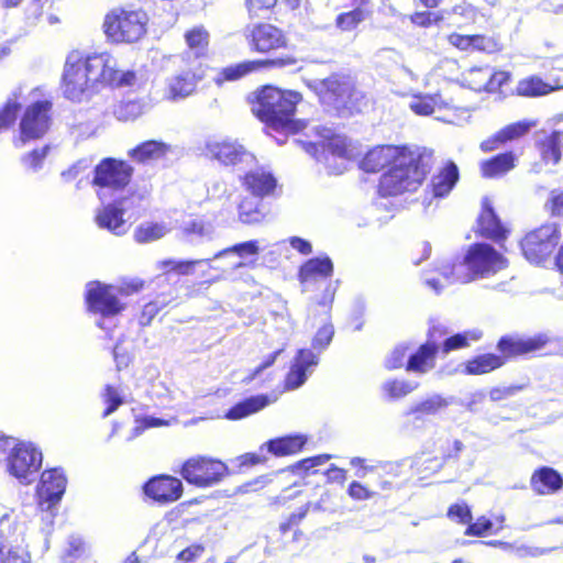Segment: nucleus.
Here are the masks:
<instances>
[{
	"label": "nucleus",
	"instance_id": "43",
	"mask_svg": "<svg viewBox=\"0 0 563 563\" xmlns=\"http://www.w3.org/2000/svg\"><path fill=\"white\" fill-rule=\"evenodd\" d=\"M144 103L137 100L120 102L113 108V115L119 121H133L144 113Z\"/></svg>",
	"mask_w": 563,
	"mask_h": 563
},
{
	"label": "nucleus",
	"instance_id": "31",
	"mask_svg": "<svg viewBox=\"0 0 563 563\" xmlns=\"http://www.w3.org/2000/svg\"><path fill=\"white\" fill-rule=\"evenodd\" d=\"M561 475L550 467H542L531 477V487L539 495L552 494L562 487Z\"/></svg>",
	"mask_w": 563,
	"mask_h": 563
},
{
	"label": "nucleus",
	"instance_id": "45",
	"mask_svg": "<svg viewBox=\"0 0 563 563\" xmlns=\"http://www.w3.org/2000/svg\"><path fill=\"white\" fill-rule=\"evenodd\" d=\"M562 135L555 131L542 144V158L547 163L558 164L561 159Z\"/></svg>",
	"mask_w": 563,
	"mask_h": 563
},
{
	"label": "nucleus",
	"instance_id": "14",
	"mask_svg": "<svg viewBox=\"0 0 563 563\" xmlns=\"http://www.w3.org/2000/svg\"><path fill=\"white\" fill-rule=\"evenodd\" d=\"M445 332L433 327L429 331V338L415 352L408 355L406 371L418 375H424L435 367V357L440 347V339Z\"/></svg>",
	"mask_w": 563,
	"mask_h": 563
},
{
	"label": "nucleus",
	"instance_id": "40",
	"mask_svg": "<svg viewBox=\"0 0 563 563\" xmlns=\"http://www.w3.org/2000/svg\"><path fill=\"white\" fill-rule=\"evenodd\" d=\"M369 15L371 11L368 9L357 7L352 11L339 14L335 21L336 26L342 31H352Z\"/></svg>",
	"mask_w": 563,
	"mask_h": 563
},
{
	"label": "nucleus",
	"instance_id": "5",
	"mask_svg": "<svg viewBox=\"0 0 563 563\" xmlns=\"http://www.w3.org/2000/svg\"><path fill=\"white\" fill-rule=\"evenodd\" d=\"M309 87L318 95L320 101L338 111L361 112L367 100L363 91L356 88L352 77L333 74L322 80H313Z\"/></svg>",
	"mask_w": 563,
	"mask_h": 563
},
{
	"label": "nucleus",
	"instance_id": "28",
	"mask_svg": "<svg viewBox=\"0 0 563 563\" xmlns=\"http://www.w3.org/2000/svg\"><path fill=\"white\" fill-rule=\"evenodd\" d=\"M563 89V82L555 80L554 84L545 82L538 76H530L518 81L516 92L518 96L537 98L547 96L553 91Z\"/></svg>",
	"mask_w": 563,
	"mask_h": 563
},
{
	"label": "nucleus",
	"instance_id": "41",
	"mask_svg": "<svg viewBox=\"0 0 563 563\" xmlns=\"http://www.w3.org/2000/svg\"><path fill=\"white\" fill-rule=\"evenodd\" d=\"M185 38L196 57L205 54L209 43V34L205 27L195 26L185 34Z\"/></svg>",
	"mask_w": 563,
	"mask_h": 563
},
{
	"label": "nucleus",
	"instance_id": "30",
	"mask_svg": "<svg viewBox=\"0 0 563 563\" xmlns=\"http://www.w3.org/2000/svg\"><path fill=\"white\" fill-rule=\"evenodd\" d=\"M273 63V60H245L235 65H230L222 68L217 74L214 81L217 85H222L224 81L239 80L247 74L258 70Z\"/></svg>",
	"mask_w": 563,
	"mask_h": 563
},
{
	"label": "nucleus",
	"instance_id": "1",
	"mask_svg": "<svg viewBox=\"0 0 563 563\" xmlns=\"http://www.w3.org/2000/svg\"><path fill=\"white\" fill-rule=\"evenodd\" d=\"M507 267V260L493 246L475 243L468 247L464 256L452 265H444L440 278H426V284L439 294L445 286L453 283L467 284L478 278H487Z\"/></svg>",
	"mask_w": 563,
	"mask_h": 563
},
{
	"label": "nucleus",
	"instance_id": "50",
	"mask_svg": "<svg viewBox=\"0 0 563 563\" xmlns=\"http://www.w3.org/2000/svg\"><path fill=\"white\" fill-rule=\"evenodd\" d=\"M258 252H260V246H258L257 241L251 240V241L238 243V244H235V245H233L231 247H228L225 250H222V251L218 252L214 255V258L222 257V256H224V255H227L229 253H234L238 256L244 258V257H247V256L257 255Z\"/></svg>",
	"mask_w": 563,
	"mask_h": 563
},
{
	"label": "nucleus",
	"instance_id": "11",
	"mask_svg": "<svg viewBox=\"0 0 563 563\" xmlns=\"http://www.w3.org/2000/svg\"><path fill=\"white\" fill-rule=\"evenodd\" d=\"M558 241L556 225L545 224L526 235L521 242V250L529 262L540 264L553 252Z\"/></svg>",
	"mask_w": 563,
	"mask_h": 563
},
{
	"label": "nucleus",
	"instance_id": "38",
	"mask_svg": "<svg viewBox=\"0 0 563 563\" xmlns=\"http://www.w3.org/2000/svg\"><path fill=\"white\" fill-rule=\"evenodd\" d=\"M168 232L163 223L144 222L134 230L133 238L136 243L145 244L162 239Z\"/></svg>",
	"mask_w": 563,
	"mask_h": 563
},
{
	"label": "nucleus",
	"instance_id": "57",
	"mask_svg": "<svg viewBox=\"0 0 563 563\" xmlns=\"http://www.w3.org/2000/svg\"><path fill=\"white\" fill-rule=\"evenodd\" d=\"M545 208L552 216L563 217V190H552L545 202Z\"/></svg>",
	"mask_w": 563,
	"mask_h": 563
},
{
	"label": "nucleus",
	"instance_id": "9",
	"mask_svg": "<svg viewBox=\"0 0 563 563\" xmlns=\"http://www.w3.org/2000/svg\"><path fill=\"white\" fill-rule=\"evenodd\" d=\"M205 154L223 166H233L240 169L252 166L255 162V156L250 151L238 141L229 139L208 141Z\"/></svg>",
	"mask_w": 563,
	"mask_h": 563
},
{
	"label": "nucleus",
	"instance_id": "36",
	"mask_svg": "<svg viewBox=\"0 0 563 563\" xmlns=\"http://www.w3.org/2000/svg\"><path fill=\"white\" fill-rule=\"evenodd\" d=\"M197 86V77L191 71H183L169 81V95L172 99L186 98L191 95Z\"/></svg>",
	"mask_w": 563,
	"mask_h": 563
},
{
	"label": "nucleus",
	"instance_id": "46",
	"mask_svg": "<svg viewBox=\"0 0 563 563\" xmlns=\"http://www.w3.org/2000/svg\"><path fill=\"white\" fill-rule=\"evenodd\" d=\"M184 232L192 239H211L214 228L211 222L203 219H194L185 223Z\"/></svg>",
	"mask_w": 563,
	"mask_h": 563
},
{
	"label": "nucleus",
	"instance_id": "12",
	"mask_svg": "<svg viewBox=\"0 0 563 563\" xmlns=\"http://www.w3.org/2000/svg\"><path fill=\"white\" fill-rule=\"evenodd\" d=\"M52 103L47 100L29 106L20 121V142L42 137L49 129Z\"/></svg>",
	"mask_w": 563,
	"mask_h": 563
},
{
	"label": "nucleus",
	"instance_id": "4",
	"mask_svg": "<svg viewBox=\"0 0 563 563\" xmlns=\"http://www.w3.org/2000/svg\"><path fill=\"white\" fill-rule=\"evenodd\" d=\"M433 153L427 148H415L404 153L397 163L379 180L380 196H398L405 191H415L430 172Z\"/></svg>",
	"mask_w": 563,
	"mask_h": 563
},
{
	"label": "nucleus",
	"instance_id": "24",
	"mask_svg": "<svg viewBox=\"0 0 563 563\" xmlns=\"http://www.w3.org/2000/svg\"><path fill=\"white\" fill-rule=\"evenodd\" d=\"M333 274V263L330 257H313L301 265L299 269V280L303 290H309L311 284H316L319 278H327Z\"/></svg>",
	"mask_w": 563,
	"mask_h": 563
},
{
	"label": "nucleus",
	"instance_id": "3",
	"mask_svg": "<svg viewBox=\"0 0 563 563\" xmlns=\"http://www.w3.org/2000/svg\"><path fill=\"white\" fill-rule=\"evenodd\" d=\"M108 53H100L82 58L78 52L68 55L64 69V93L67 99L82 101L87 99L98 84L111 79Z\"/></svg>",
	"mask_w": 563,
	"mask_h": 563
},
{
	"label": "nucleus",
	"instance_id": "29",
	"mask_svg": "<svg viewBox=\"0 0 563 563\" xmlns=\"http://www.w3.org/2000/svg\"><path fill=\"white\" fill-rule=\"evenodd\" d=\"M243 185L254 197L262 198L273 192L276 179L271 173L256 169L244 176Z\"/></svg>",
	"mask_w": 563,
	"mask_h": 563
},
{
	"label": "nucleus",
	"instance_id": "62",
	"mask_svg": "<svg viewBox=\"0 0 563 563\" xmlns=\"http://www.w3.org/2000/svg\"><path fill=\"white\" fill-rule=\"evenodd\" d=\"M84 552V541L80 538L71 537L68 541V549L66 551L65 560L67 563H73L74 560L80 558Z\"/></svg>",
	"mask_w": 563,
	"mask_h": 563
},
{
	"label": "nucleus",
	"instance_id": "19",
	"mask_svg": "<svg viewBox=\"0 0 563 563\" xmlns=\"http://www.w3.org/2000/svg\"><path fill=\"white\" fill-rule=\"evenodd\" d=\"M144 493L155 501L162 504L173 503L180 498L183 483L176 477L161 475L153 477L144 485Z\"/></svg>",
	"mask_w": 563,
	"mask_h": 563
},
{
	"label": "nucleus",
	"instance_id": "33",
	"mask_svg": "<svg viewBox=\"0 0 563 563\" xmlns=\"http://www.w3.org/2000/svg\"><path fill=\"white\" fill-rule=\"evenodd\" d=\"M457 180V166L450 162L438 175L432 177L431 187L433 196L439 198L445 197L453 189Z\"/></svg>",
	"mask_w": 563,
	"mask_h": 563
},
{
	"label": "nucleus",
	"instance_id": "39",
	"mask_svg": "<svg viewBox=\"0 0 563 563\" xmlns=\"http://www.w3.org/2000/svg\"><path fill=\"white\" fill-rule=\"evenodd\" d=\"M258 200L243 199L239 205V218L245 224H255L263 221L265 211Z\"/></svg>",
	"mask_w": 563,
	"mask_h": 563
},
{
	"label": "nucleus",
	"instance_id": "10",
	"mask_svg": "<svg viewBox=\"0 0 563 563\" xmlns=\"http://www.w3.org/2000/svg\"><path fill=\"white\" fill-rule=\"evenodd\" d=\"M122 289L112 285L91 282L87 285L86 300L88 308L93 313H99L103 319L117 316L124 308L119 299Z\"/></svg>",
	"mask_w": 563,
	"mask_h": 563
},
{
	"label": "nucleus",
	"instance_id": "64",
	"mask_svg": "<svg viewBox=\"0 0 563 563\" xmlns=\"http://www.w3.org/2000/svg\"><path fill=\"white\" fill-rule=\"evenodd\" d=\"M451 13L464 18L466 22H475L477 16L476 8L466 2L455 4L452 8Z\"/></svg>",
	"mask_w": 563,
	"mask_h": 563
},
{
	"label": "nucleus",
	"instance_id": "18",
	"mask_svg": "<svg viewBox=\"0 0 563 563\" xmlns=\"http://www.w3.org/2000/svg\"><path fill=\"white\" fill-rule=\"evenodd\" d=\"M318 364V354L309 349L298 350L286 376L285 388L287 390H295L302 386Z\"/></svg>",
	"mask_w": 563,
	"mask_h": 563
},
{
	"label": "nucleus",
	"instance_id": "59",
	"mask_svg": "<svg viewBox=\"0 0 563 563\" xmlns=\"http://www.w3.org/2000/svg\"><path fill=\"white\" fill-rule=\"evenodd\" d=\"M448 517L460 523H468L472 520L471 509L466 504L452 505L448 510Z\"/></svg>",
	"mask_w": 563,
	"mask_h": 563
},
{
	"label": "nucleus",
	"instance_id": "7",
	"mask_svg": "<svg viewBox=\"0 0 563 563\" xmlns=\"http://www.w3.org/2000/svg\"><path fill=\"white\" fill-rule=\"evenodd\" d=\"M42 465V452L33 443L19 441L7 456V471L21 484H30Z\"/></svg>",
	"mask_w": 563,
	"mask_h": 563
},
{
	"label": "nucleus",
	"instance_id": "25",
	"mask_svg": "<svg viewBox=\"0 0 563 563\" xmlns=\"http://www.w3.org/2000/svg\"><path fill=\"white\" fill-rule=\"evenodd\" d=\"M453 402V397L445 398L439 394H434L411 407L405 413V417L407 418L408 422H423L424 416H435Z\"/></svg>",
	"mask_w": 563,
	"mask_h": 563
},
{
	"label": "nucleus",
	"instance_id": "2",
	"mask_svg": "<svg viewBox=\"0 0 563 563\" xmlns=\"http://www.w3.org/2000/svg\"><path fill=\"white\" fill-rule=\"evenodd\" d=\"M301 101V95L292 90H282L274 86H265L255 95L252 112L264 122L268 129L295 134L307 126L305 120H295L296 106Z\"/></svg>",
	"mask_w": 563,
	"mask_h": 563
},
{
	"label": "nucleus",
	"instance_id": "32",
	"mask_svg": "<svg viewBox=\"0 0 563 563\" xmlns=\"http://www.w3.org/2000/svg\"><path fill=\"white\" fill-rule=\"evenodd\" d=\"M271 402L269 398L266 395H256L251 396L242 401L235 404L233 407H231L227 413L225 418L229 420H240L243 419L252 413H255L266 406H268Z\"/></svg>",
	"mask_w": 563,
	"mask_h": 563
},
{
	"label": "nucleus",
	"instance_id": "54",
	"mask_svg": "<svg viewBox=\"0 0 563 563\" xmlns=\"http://www.w3.org/2000/svg\"><path fill=\"white\" fill-rule=\"evenodd\" d=\"M334 335V328L332 323L327 322L316 333L312 340V347L319 351L325 350Z\"/></svg>",
	"mask_w": 563,
	"mask_h": 563
},
{
	"label": "nucleus",
	"instance_id": "17",
	"mask_svg": "<svg viewBox=\"0 0 563 563\" xmlns=\"http://www.w3.org/2000/svg\"><path fill=\"white\" fill-rule=\"evenodd\" d=\"M66 484V476L60 468L44 471L37 486V496L41 507L45 510H49L54 505L59 503L65 493Z\"/></svg>",
	"mask_w": 563,
	"mask_h": 563
},
{
	"label": "nucleus",
	"instance_id": "56",
	"mask_svg": "<svg viewBox=\"0 0 563 563\" xmlns=\"http://www.w3.org/2000/svg\"><path fill=\"white\" fill-rule=\"evenodd\" d=\"M49 147L44 146L38 150H34L27 155L22 157V163L24 167L32 172H37L42 168L43 162L48 153Z\"/></svg>",
	"mask_w": 563,
	"mask_h": 563
},
{
	"label": "nucleus",
	"instance_id": "61",
	"mask_svg": "<svg viewBox=\"0 0 563 563\" xmlns=\"http://www.w3.org/2000/svg\"><path fill=\"white\" fill-rule=\"evenodd\" d=\"M209 260H196V261H174L166 260V264H173V272L179 275H190L194 272V267L198 264L207 263Z\"/></svg>",
	"mask_w": 563,
	"mask_h": 563
},
{
	"label": "nucleus",
	"instance_id": "6",
	"mask_svg": "<svg viewBox=\"0 0 563 563\" xmlns=\"http://www.w3.org/2000/svg\"><path fill=\"white\" fill-rule=\"evenodd\" d=\"M147 22L143 10L114 9L106 15L103 29L113 43H134L145 34Z\"/></svg>",
	"mask_w": 563,
	"mask_h": 563
},
{
	"label": "nucleus",
	"instance_id": "53",
	"mask_svg": "<svg viewBox=\"0 0 563 563\" xmlns=\"http://www.w3.org/2000/svg\"><path fill=\"white\" fill-rule=\"evenodd\" d=\"M102 397L104 402L108 405L102 415L103 418L113 413L123 404L121 394L111 385L106 386Z\"/></svg>",
	"mask_w": 563,
	"mask_h": 563
},
{
	"label": "nucleus",
	"instance_id": "8",
	"mask_svg": "<svg viewBox=\"0 0 563 563\" xmlns=\"http://www.w3.org/2000/svg\"><path fill=\"white\" fill-rule=\"evenodd\" d=\"M228 467L219 460L196 456L187 460L181 468V476L198 487H209L219 483L227 474Z\"/></svg>",
	"mask_w": 563,
	"mask_h": 563
},
{
	"label": "nucleus",
	"instance_id": "21",
	"mask_svg": "<svg viewBox=\"0 0 563 563\" xmlns=\"http://www.w3.org/2000/svg\"><path fill=\"white\" fill-rule=\"evenodd\" d=\"M247 37L251 47L262 53L283 47L286 43L282 30L272 24H257L253 26Z\"/></svg>",
	"mask_w": 563,
	"mask_h": 563
},
{
	"label": "nucleus",
	"instance_id": "34",
	"mask_svg": "<svg viewBox=\"0 0 563 563\" xmlns=\"http://www.w3.org/2000/svg\"><path fill=\"white\" fill-rule=\"evenodd\" d=\"M305 443L306 439L301 435H287L267 441L261 446V451L266 446L269 453L285 456L299 452Z\"/></svg>",
	"mask_w": 563,
	"mask_h": 563
},
{
	"label": "nucleus",
	"instance_id": "58",
	"mask_svg": "<svg viewBox=\"0 0 563 563\" xmlns=\"http://www.w3.org/2000/svg\"><path fill=\"white\" fill-rule=\"evenodd\" d=\"M278 0H246V5L252 16H262L273 9Z\"/></svg>",
	"mask_w": 563,
	"mask_h": 563
},
{
	"label": "nucleus",
	"instance_id": "60",
	"mask_svg": "<svg viewBox=\"0 0 563 563\" xmlns=\"http://www.w3.org/2000/svg\"><path fill=\"white\" fill-rule=\"evenodd\" d=\"M442 20L443 14L441 12H421L411 16L412 23L423 27L439 24Z\"/></svg>",
	"mask_w": 563,
	"mask_h": 563
},
{
	"label": "nucleus",
	"instance_id": "13",
	"mask_svg": "<svg viewBox=\"0 0 563 563\" xmlns=\"http://www.w3.org/2000/svg\"><path fill=\"white\" fill-rule=\"evenodd\" d=\"M133 167L125 161L104 158L95 168L93 184L114 190L124 188L131 180Z\"/></svg>",
	"mask_w": 563,
	"mask_h": 563
},
{
	"label": "nucleus",
	"instance_id": "16",
	"mask_svg": "<svg viewBox=\"0 0 563 563\" xmlns=\"http://www.w3.org/2000/svg\"><path fill=\"white\" fill-rule=\"evenodd\" d=\"M321 147L324 154L327 169L330 174L340 175L346 169V161L350 157L349 142L345 136L332 134L324 130Z\"/></svg>",
	"mask_w": 563,
	"mask_h": 563
},
{
	"label": "nucleus",
	"instance_id": "47",
	"mask_svg": "<svg viewBox=\"0 0 563 563\" xmlns=\"http://www.w3.org/2000/svg\"><path fill=\"white\" fill-rule=\"evenodd\" d=\"M482 332L474 330L464 333H457L443 341V353L448 354L453 350L462 349L468 345V341H478Z\"/></svg>",
	"mask_w": 563,
	"mask_h": 563
},
{
	"label": "nucleus",
	"instance_id": "55",
	"mask_svg": "<svg viewBox=\"0 0 563 563\" xmlns=\"http://www.w3.org/2000/svg\"><path fill=\"white\" fill-rule=\"evenodd\" d=\"M20 103L15 100H9L5 106L0 109V132L7 130L15 121L20 111Z\"/></svg>",
	"mask_w": 563,
	"mask_h": 563
},
{
	"label": "nucleus",
	"instance_id": "20",
	"mask_svg": "<svg viewBox=\"0 0 563 563\" xmlns=\"http://www.w3.org/2000/svg\"><path fill=\"white\" fill-rule=\"evenodd\" d=\"M464 79L474 90L496 91L509 79L506 71H493L488 66L471 67L465 70Z\"/></svg>",
	"mask_w": 563,
	"mask_h": 563
},
{
	"label": "nucleus",
	"instance_id": "26",
	"mask_svg": "<svg viewBox=\"0 0 563 563\" xmlns=\"http://www.w3.org/2000/svg\"><path fill=\"white\" fill-rule=\"evenodd\" d=\"M170 152V145L157 140L145 141L129 151V157L139 164L159 161Z\"/></svg>",
	"mask_w": 563,
	"mask_h": 563
},
{
	"label": "nucleus",
	"instance_id": "23",
	"mask_svg": "<svg viewBox=\"0 0 563 563\" xmlns=\"http://www.w3.org/2000/svg\"><path fill=\"white\" fill-rule=\"evenodd\" d=\"M411 150L393 145H383L368 151L361 162V168L367 173L379 172L385 166L395 165L404 153Z\"/></svg>",
	"mask_w": 563,
	"mask_h": 563
},
{
	"label": "nucleus",
	"instance_id": "37",
	"mask_svg": "<svg viewBox=\"0 0 563 563\" xmlns=\"http://www.w3.org/2000/svg\"><path fill=\"white\" fill-rule=\"evenodd\" d=\"M504 364V360L496 354H483L470 360L465 364V373L468 375H482L489 373Z\"/></svg>",
	"mask_w": 563,
	"mask_h": 563
},
{
	"label": "nucleus",
	"instance_id": "15",
	"mask_svg": "<svg viewBox=\"0 0 563 563\" xmlns=\"http://www.w3.org/2000/svg\"><path fill=\"white\" fill-rule=\"evenodd\" d=\"M135 200H140V197L133 195L106 205L96 216L98 227L115 235L124 234L128 228L123 216L132 208Z\"/></svg>",
	"mask_w": 563,
	"mask_h": 563
},
{
	"label": "nucleus",
	"instance_id": "22",
	"mask_svg": "<svg viewBox=\"0 0 563 563\" xmlns=\"http://www.w3.org/2000/svg\"><path fill=\"white\" fill-rule=\"evenodd\" d=\"M548 341L545 334L534 336L506 335L500 338L497 347L505 356H517L536 352L542 349Z\"/></svg>",
	"mask_w": 563,
	"mask_h": 563
},
{
	"label": "nucleus",
	"instance_id": "52",
	"mask_svg": "<svg viewBox=\"0 0 563 563\" xmlns=\"http://www.w3.org/2000/svg\"><path fill=\"white\" fill-rule=\"evenodd\" d=\"M410 346L408 344L397 345L385 360V366L388 369H397L405 365V360H408V352Z\"/></svg>",
	"mask_w": 563,
	"mask_h": 563
},
{
	"label": "nucleus",
	"instance_id": "49",
	"mask_svg": "<svg viewBox=\"0 0 563 563\" xmlns=\"http://www.w3.org/2000/svg\"><path fill=\"white\" fill-rule=\"evenodd\" d=\"M441 97L435 96H423L417 97L410 101V109L419 115H430L434 112L437 107H441Z\"/></svg>",
	"mask_w": 563,
	"mask_h": 563
},
{
	"label": "nucleus",
	"instance_id": "48",
	"mask_svg": "<svg viewBox=\"0 0 563 563\" xmlns=\"http://www.w3.org/2000/svg\"><path fill=\"white\" fill-rule=\"evenodd\" d=\"M536 124L537 122L531 120L518 121L499 130V136L503 137L505 143L514 141L529 133Z\"/></svg>",
	"mask_w": 563,
	"mask_h": 563
},
{
	"label": "nucleus",
	"instance_id": "51",
	"mask_svg": "<svg viewBox=\"0 0 563 563\" xmlns=\"http://www.w3.org/2000/svg\"><path fill=\"white\" fill-rule=\"evenodd\" d=\"M472 48L492 54L501 51L503 46L493 36L472 35Z\"/></svg>",
	"mask_w": 563,
	"mask_h": 563
},
{
	"label": "nucleus",
	"instance_id": "42",
	"mask_svg": "<svg viewBox=\"0 0 563 563\" xmlns=\"http://www.w3.org/2000/svg\"><path fill=\"white\" fill-rule=\"evenodd\" d=\"M419 387L416 380L393 379L383 384V390L391 399L402 398Z\"/></svg>",
	"mask_w": 563,
	"mask_h": 563
},
{
	"label": "nucleus",
	"instance_id": "35",
	"mask_svg": "<svg viewBox=\"0 0 563 563\" xmlns=\"http://www.w3.org/2000/svg\"><path fill=\"white\" fill-rule=\"evenodd\" d=\"M515 167V155L511 152L498 154L481 164L482 175L486 178L500 177Z\"/></svg>",
	"mask_w": 563,
	"mask_h": 563
},
{
	"label": "nucleus",
	"instance_id": "63",
	"mask_svg": "<svg viewBox=\"0 0 563 563\" xmlns=\"http://www.w3.org/2000/svg\"><path fill=\"white\" fill-rule=\"evenodd\" d=\"M347 494L352 499L360 501L371 499L375 495L374 492L369 490L367 487L356 481L349 485Z\"/></svg>",
	"mask_w": 563,
	"mask_h": 563
},
{
	"label": "nucleus",
	"instance_id": "44",
	"mask_svg": "<svg viewBox=\"0 0 563 563\" xmlns=\"http://www.w3.org/2000/svg\"><path fill=\"white\" fill-rule=\"evenodd\" d=\"M109 59L111 60L110 73L111 79H104V84H109L117 87H132L136 85L137 78L134 71L126 70L121 71L117 69V60L109 54ZM110 64V62L108 63Z\"/></svg>",
	"mask_w": 563,
	"mask_h": 563
},
{
	"label": "nucleus",
	"instance_id": "27",
	"mask_svg": "<svg viewBox=\"0 0 563 563\" xmlns=\"http://www.w3.org/2000/svg\"><path fill=\"white\" fill-rule=\"evenodd\" d=\"M481 234L492 240L505 236V228L493 209L492 201L485 197L482 200V212L478 218Z\"/></svg>",
	"mask_w": 563,
	"mask_h": 563
}]
</instances>
